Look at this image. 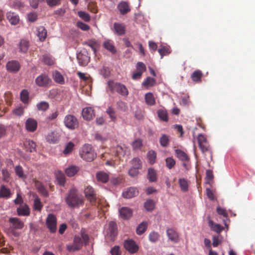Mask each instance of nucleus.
<instances>
[{
    "label": "nucleus",
    "instance_id": "obj_54",
    "mask_svg": "<svg viewBox=\"0 0 255 255\" xmlns=\"http://www.w3.org/2000/svg\"><path fill=\"white\" fill-rule=\"evenodd\" d=\"M29 98V93L27 91L23 90L20 93V99L22 102L26 103L27 102Z\"/></svg>",
    "mask_w": 255,
    "mask_h": 255
},
{
    "label": "nucleus",
    "instance_id": "obj_53",
    "mask_svg": "<svg viewBox=\"0 0 255 255\" xmlns=\"http://www.w3.org/2000/svg\"><path fill=\"white\" fill-rule=\"evenodd\" d=\"M41 61L45 64L51 65L54 63V61L51 57L48 55H44L41 58Z\"/></svg>",
    "mask_w": 255,
    "mask_h": 255
},
{
    "label": "nucleus",
    "instance_id": "obj_12",
    "mask_svg": "<svg viewBox=\"0 0 255 255\" xmlns=\"http://www.w3.org/2000/svg\"><path fill=\"white\" fill-rule=\"evenodd\" d=\"M107 231V236H109L111 241H114L115 237L117 235V227L116 223L113 221L110 222Z\"/></svg>",
    "mask_w": 255,
    "mask_h": 255
},
{
    "label": "nucleus",
    "instance_id": "obj_31",
    "mask_svg": "<svg viewBox=\"0 0 255 255\" xmlns=\"http://www.w3.org/2000/svg\"><path fill=\"white\" fill-rule=\"evenodd\" d=\"M35 185L37 189L41 194H42L45 197L48 196V192L45 189V188H44V187L43 186V184L41 182L36 181L35 182Z\"/></svg>",
    "mask_w": 255,
    "mask_h": 255
},
{
    "label": "nucleus",
    "instance_id": "obj_50",
    "mask_svg": "<svg viewBox=\"0 0 255 255\" xmlns=\"http://www.w3.org/2000/svg\"><path fill=\"white\" fill-rule=\"evenodd\" d=\"M147 158L150 164H153L155 162L156 153L153 150H150L147 153Z\"/></svg>",
    "mask_w": 255,
    "mask_h": 255
},
{
    "label": "nucleus",
    "instance_id": "obj_23",
    "mask_svg": "<svg viewBox=\"0 0 255 255\" xmlns=\"http://www.w3.org/2000/svg\"><path fill=\"white\" fill-rule=\"evenodd\" d=\"M17 213L18 216H29L30 214L29 208L27 205L24 204L17 208Z\"/></svg>",
    "mask_w": 255,
    "mask_h": 255
},
{
    "label": "nucleus",
    "instance_id": "obj_5",
    "mask_svg": "<svg viewBox=\"0 0 255 255\" xmlns=\"http://www.w3.org/2000/svg\"><path fill=\"white\" fill-rule=\"evenodd\" d=\"M64 123L65 127L71 130L77 128L79 126L77 119L72 115H66L64 119Z\"/></svg>",
    "mask_w": 255,
    "mask_h": 255
},
{
    "label": "nucleus",
    "instance_id": "obj_55",
    "mask_svg": "<svg viewBox=\"0 0 255 255\" xmlns=\"http://www.w3.org/2000/svg\"><path fill=\"white\" fill-rule=\"evenodd\" d=\"M11 6L14 8H20L24 7V3L19 0H14L10 3Z\"/></svg>",
    "mask_w": 255,
    "mask_h": 255
},
{
    "label": "nucleus",
    "instance_id": "obj_43",
    "mask_svg": "<svg viewBox=\"0 0 255 255\" xmlns=\"http://www.w3.org/2000/svg\"><path fill=\"white\" fill-rule=\"evenodd\" d=\"M107 114L109 116L111 120L113 122H115L117 117L116 115V112L113 108L112 107H109L106 110Z\"/></svg>",
    "mask_w": 255,
    "mask_h": 255
},
{
    "label": "nucleus",
    "instance_id": "obj_16",
    "mask_svg": "<svg viewBox=\"0 0 255 255\" xmlns=\"http://www.w3.org/2000/svg\"><path fill=\"white\" fill-rule=\"evenodd\" d=\"M59 136L60 135L57 131H51L46 136V139L49 143L54 144L58 142Z\"/></svg>",
    "mask_w": 255,
    "mask_h": 255
},
{
    "label": "nucleus",
    "instance_id": "obj_37",
    "mask_svg": "<svg viewBox=\"0 0 255 255\" xmlns=\"http://www.w3.org/2000/svg\"><path fill=\"white\" fill-rule=\"evenodd\" d=\"M104 47L112 54H115L117 52V50L115 47L112 43L109 41H107L104 42Z\"/></svg>",
    "mask_w": 255,
    "mask_h": 255
},
{
    "label": "nucleus",
    "instance_id": "obj_19",
    "mask_svg": "<svg viewBox=\"0 0 255 255\" xmlns=\"http://www.w3.org/2000/svg\"><path fill=\"white\" fill-rule=\"evenodd\" d=\"M6 66L8 71L13 72H17L20 67L18 62L14 60H12L7 62Z\"/></svg>",
    "mask_w": 255,
    "mask_h": 255
},
{
    "label": "nucleus",
    "instance_id": "obj_10",
    "mask_svg": "<svg viewBox=\"0 0 255 255\" xmlns=\"http://www.w3.org/2000/svg\"><path fill=\"white\" fill-rule=\"evenodd\" d=\"M56 217L53 214H49L46 219L47 228L51 233H55L56 231Z\"/></svg>",
    "mask_w": 255,
    "mask_h": 255
},
{
    "label": "nucleus",
    "instance_id": "obj_39",
    "mask_svg": "<svg viewBox=\"0 0 255 255\" xmlns=\"http://www.w3.org/2000/svg\"><path fill=\"white\" fill-rule=\"evenodd\" d=\"M53 79L56 83L59 84H63L64 83L63 76L58 71L55 72L53 75Z\"/></svg>",
    "mask_w": 255,
    "mask_h": 255
},
{
    "label": "nucleus",
    "instance_id": "obj_24",
    "mask_svg": "<svg viewBox=\"0 0 255 255\" xmlns=\"http://www.w3.org/2000/svg\"><path fill=\"white\" fill-rule=\"evenodd\" d=\"M114 29L119 35H123L125 34L126 27L123 23L115 22L114 23Z\"/></svg>",
    "mask_w": 255,
    "mask_h": 255
},
{
    "label": "nucleus",
    "instance_id": "obj_41",
    "mask_svg": "<svg viewBox=\"0 0 255 255\" xmlns=\"http://www.w3.org/2000/svg\"><path fill=\"white\" fill-rule=\"evenodd\" d=\"M75 146V144L71 141L69 142L66 145L63 153L65 155H68L71 153Z\"/></svg>",
    "mask_w": 255,
    "mask_h": 255
},
{
    "label": "nucleus",
    "instance_id": "obj_51",
    "mask_svg": "<svg viewBox=\"0 0 255 255\" xmlns=\"http://www.w3.org/2000/svg\"><path fill=\"white\" fill-rule=\"evenodd\" d=\"M132 167H134L137 169L141 168V163L140 160L138 157H135L133 158L130 161Z\"/></svg>",
    "mask_w": 255,
    "mask_h": 255
},
{
    "label": "nucleus",
    "instance_id": "obj_61",
    "mask_svg": "<svg viewBox=\"0 0 255 255\" xmlns=\"http://www.w3.org/2000/svg\"><path fill=\"white\" fill-rule=\"evenodd\" d=\"M110 253L111 255H121L120 247L119 246H115L111 249Z\"/></svg>",
    "mask_w": 255,
    "mask_h": 255
},
{
    "label": "nucleus",
    "instance_id": "obj_52",
    "mask_svg": "<svg viewBox=\"0 0 255 255\" xmlns=\"http://www.w3.org/2000/svg\"><path fill=\"white\" fill-rule=\"evenodd\" d=\"M43 205L40 199L36 196L34 201V209L35 210L40 211L42 208Z\"/></svg>",
    "mask_w": 255,
    "mask_h": 255
},
{
    "label": "nucleus",
    "instance_id": "obj_38",
    "mask_svg": "<svg viewBox=\"0 0 255 255\" xmlns=\"http://www.w3.org/2000/svg\"><path fill=\"white\" fill-rule=\"evenodd\" d=\"M25 147L27 151L33 152L36 151V143L32 140H28L25 143Z\"/></svg>",
    "mask_w": 255,
    "mask_h": 255
},
{
    "label": "nucleus",
    "instance_id": "obj_2",
    "mask_svg": "<svg viewBox=\"0 0 255 255\" xmlns=\"http://www.w3.org/2000/svg\"><path fill=\"white\" fill-rule=\"evenodd\" d=\"M108 87L112 93L117 92L123 96H127L128 95V91L127 88L121 83L109 81L108 82Z\"/></svg>",
    "mask_w": 255,
    "mask_h": 255
},
{
    "label": "nucleus",
    "instance_id": "obj_14",
    "mask_svg": "<svg viewBox=\"0 0 255 255\" xmlns=\"http://www.w3.org/2000/svg\"><path fill=\"white\" fill-rule=\"evenodd\" d=\"M37 127V121L32 118H28L25 122V128L30 132H34Z\"/></svg>",
    "mask_w": 255,
    "mask_h": 255
},
{
    "label": "nucleus",
    "instance_id": "obj_34",
    "mask_svg": "<svg viewBox=\"0 0 255 255\" xmlns=\"http://www.w3.org/2000/svg\"><path fill=\"white\" fill-rule=\"evenodd\" d=\"M147 227V223L143 221L137 227L136 232L138 235H141L145 232Z\"/></svg>",
    "mask_w": 255,
    "mask_h": 255
},
{
    "label": "nucleus",
    "instance_id": "obj_59",
    "mask_svg": "<svg viewBox=\"0 0 255 255\" xmlns=\"http://www.w3.org/2000/svg\"><path fill=\"white\" fill-rule=\"evenodd\" d=\"M78 14L79 16L84 21L88 22L90 20L91 17L88 13L83 11H78Z\"/></svg>",
    "mask_w": 255,
    "mask_h": 255
},
{
    "label": "nucleus",
    "instance_id": "obj_46",
    "mask_svg": "<svg viewBox=\"0 0 255 255\" xmlns=\"http://www.w3.org/2000/svg\"><path fill=\"white\" fill-rule=\"evenodd\" d=\"M36 106L38 110L42 111H46L49 107L48 103L45 101H42L38 103Z\"/></svg>",
    "mask_w": 255,
    "mask_h": 255
},
{
    "label": "nucleus",
    "instance_id": "obj_29",
    "mask_svg": "<svg viewBox=\"0 0 255 255\" xmlns=\"http://www.w3.org/2000/svg\"><path fill=\"white\" fill-rule=\"evenodd\" d=\"M11 195L10 191L9 188L4 185H1L0 188V197L8 199Z\"/></svg>",
    "mask_w": 255,
    "mask_h": 255
},
{
    "label": "nucleus",
    "instance_id": "obj_30",
    "mask_svg": "<svg viewBox=\"0 0 255 255\" xmlns=\"http://www.w3.org/2000/svg\"><path fill=\"white\" fill-rule=\"evenodd\" d=\"M203 73L201 71L197 70L194 71L191 74V78L194 82L199 83L201 81Z\"/></svg>",
    "mask_w": 255,
    "mask_h": 255
},
{
    "label": "nucleus",
    "instance_id": "obj_45",
    "mask_svg": "<svg viewBox=\"0 0 255 255\" xmlns=\"http://www.w3.org/2000/svg\"><path fill=\"white\" fill-rule=\"evenodd\" d=\"M155 83V80L154 79L151 78L150 77H148L146 79L143 81L142 85L143 86L145 87H151L154 86Z\"/></svg>",
    "mask_w": 255,
    "mask_h": 255
},
{
    "label": "nucleus",
    "instance_id": "obj_9",
    "mask_svg": "<svg viewBox=\"0 0 255 255\" xmlns=\"http://www.w3.org/2000/svg\"><path fill=\"white\" fill-rule=\"evenodd\" d=\"M197 138L198 144L202 152L205 153L209 151V145L206 137L202 134H199Z\"/></svg>",
    "mask_w": 255,
    "mask_h": 255
},
{
    "label": "nucleus",
    "instance_id": "obj_11",
    "mask_svg": "<svg viewBox=\"0 0 255 255\" xmlns=\"http://www.w3.org/2000/svg\"><path fill=\"white\" fill-rule=\"evenodd\" d=\"M84 194L87 199L90 202H95L97 199V194L94 188L90 186H87L84 190Z\"/></svg>",
    "mask_w": 255,
    "mask_h": 255
},
{
    "label": "nucleus",
    "instance_id": "obj_27",
    "mask_svg": "<svg viewBox=\"0 0 255 255\" xmlns=\"http://www.w3.org/2000/svg\"><path fill=\"white\" fill-rule=\"evenodd\" d=\"M6 17L10 23L12 25H16L19 22V17L14 12H8Z\"/></svg>",
    "mask_w": 255,
    "mask_h": 255
},
{
    "label": "nucleus",
    "instance_id": "obj_3",
    "mask_svg": "<svg viewBox=\"0 0 255 255\" xmlns=\"http://www.w3.org/2000/svg\"><path fill=\"white\" fill-rule=\"evenodd\" d=\"M80 154L82 158L87 161H93L96 156V154L90 144H85L82 147Z\"/></svg>",
    "mask_w": 255,
    "mask_h": 255
},
{
    "label": "nucleus",
    "instance_id": "obj_49",
    "mask_svg": "<svg viewBox=\"0 0 255 255\" xmlns=\"http://www.w3.org/2000/svg\"><path fill=\"white\" fill-rule=\"evenodd\" d=\"M144 207L148 211H151L154 208V203L153 200L148 199L144 203Z\"/></svg>",
    "mask_w": 255,
    "mask_h": 255
},
{
    "label": "nucleus",
    "instance_id": "obj_22",
    "mask_svg": "<svg viewBox=\"0 0 255 255\" xmlns=\"http://www.w3.org/2000/svg\"><path fill=\"white\" fill-rule=\"evenodd\" d=\"M77 58L79 65L83 66L87 65L90 60V58L87 55L81 52L77 54Z\"/></svg>",
    "mask_w": 255,
    "mask_h": 255
},
{
    "label": "nucleus",
    "instance_id": "obj_35",
    "mask_svg": "<svg viewBox=\"0 0 255 255\" xmlns=\"http://www.w3.org/2000/svg\"><path fill=\"white\" fill-rule=\"evenodd\" d=\"M175 153L176 156L181 160L183 161H188L189 160V157L187 154L184 151L179 150H175Z\"/></svg>",
    "mask_w": 255,
    "mask_h": 255
},
{
    "label": "nucleus",
    "instance_id": "obj_1",
    "mask_svg": "<svg viewBox=\"0 0 255 255\" xmlns=\"http://www.w3.org/2000/svg\"><path fill=\"white\" fill-rule=\"evenodd\" d=\"M65 201L67 206L72 208H78L84 205V201L78 190L75 188H71L66 195Z\"/></svg>",
    "mask_w": 255,
    "mask_h": 255
},
{
    "label": "nucleus",
    "instance_id": "obj_6",
    "mask_svg": "<svg viewBox=\"0 0 255 255\" xmlns=\"http://www.w3.org/2000/svg\"><path fill=\"white\" fill-rule=\"evenodd\" d=\"M35 82L38 86L45 88L49 87L51 85L52 80L47 75L42 74L37 77Z\"/></svg>",
    "mask_w": 255,
    "mask_h": 255
},
{
    "label": "nucleus",
    "instance_id": "obj_60",
    "mask_svg": "<svg viewBox=\"0 0 255 255\" xmlns=\"http://www.w3.org/2000/svg\"><path fill=\"white\" fill-rule=\"evenodd\" d=\"M81 239H83V243L85 246L88 245L89 240V237L88 235L85 233V230L82 229L81 231Z\"/></svg>",
    "mask_w": 255,
    "mask_h": 255
},
{
    "label": "nucleus",
    "instance_id": "obj_47",
    "mask_svg": "<svg viewBox=\"0 0 255 255\" xmlns=\"http://www.w3.org/2000/svg\"><path fill=\"white\" fill-rule=\"evenodd\" d=\"M20 50L23 52L25 53L28 49V42L25 40H21L19 43Z\"/></svg>",
    "mask_w": 255,
    "mask_h": 255
},
{
    "label": "nucleus",
    "instance_id": "obj_62",
    "mask_svg": "<svg viewBox=\"0 0 255 255\" xmlns=\"http://www.w3.org/2000/svg\"><path fill=\"white\" fill-rule=\"evenodd\" d=\"M57 179L60 185H64L65 183V177L62 172H59L57 174Z\"/></svg>",
    "mask_w": 255,
    "mask_h": 255
},
{
    "label": "nucleus",
    "instance_id": "obj_48",
    "mask_svg": "<svg viewBox=\"0 0 255 255\" xmlns=\"http://www.w3.org/2000/svg\"><path fill=\"white\" fill-rule=\"evenodd\" d=\"M158 51L161 58H162L164 56L167 55L171 52L170 49L166 46H162L158 49Z\"/></svg>",
    "mask_w": 255,
    "mask_h": 255
},
{
    "label": "nucleus",
    "instance_id": "obj_18",
    "mask_svg": "<svg viewBox=\"0 0 255 255\" xmlns=\"http://www.w3.org/2000/svg\"><path fill=\"white\" fill-rule=\"evenodd\" d=\"M83 118L87 121H90L95 116L94 110L91 107L85 108L82 111Z\"/></svg>",
    "mask_w": 255,
    "mask_h": 255
},
{
    "label": "nucleus",
    "instance_id": "obj_57",
    "mask_svg": "<svg viewBox=\"0 0 255 255\" xmlns=\"http://www.w3.org/2000/svg\"><path fill=\"white\" fill-rule=\"evenodd\" d=\"M159 238V235L155 232H152L149 235V240L153 243L157 242Z\"/></svg>",
    "mask_w": 255,
    "mask_h": 255
},
{
    "label": "nucleus",
    "instance_id": "obj_44",
    "mask_svg": "<svg viewBox=\"0 0 255 255\" xmlns=\"http://www.w3.org/2000/svg\"><path fill=\"white\" fill-rule=\"evenodd\" d=\"M132 149L134 150H139L142 146V142L140 139H136L131 143Z\"/></svg>",
    "mask_w": 255,
    "mask_h": 255
},
{
    "label": "nucleus",
    "instance_id": "obj_26",
    "mask_svg": "<svg viewBox=\"0 0 255 255\" xmlns=\"http://www.w3.org/2000/svg\"><path fill=\"white\" fill-rule=\"evenodd\" d=\"M208 225L212 231L216 232L217 233H220L223 230L224 227L219 224L214 223V222L209 218Z\"/></svg>",
    "mask_w": 255,
    "mask_h": 255
},
{
    "label": "nucleus",
    "instance_id": "obj_25",
    "mask_svg": "<svg viewBox=\"0 0 255 255\" xmlns=\"http://www.w3.org/2000/svg\"><path fill=\"white\" fill-rule=\"evenodd\" d=\"M145 102L146 104L149 106H152L155 105V99L153 94L151 92L145 94L144 96Z\"/></svg>",
    "mask_w": 255,
    "mask_h": 255
},
{
    "label": "nucleus",
    "instance_id": "obj_17",
    "mask_svg": "<svg viewBox=\"0 0 255 255\" xmlns=\"http://www.w3.org/2000/svg\"><path fill=\"white\" fill-rule=\"evenodd\" d=\"M138 191L136 188H128L123 192V196L126 198H131L137 195Z\"/></svg>",
    "mask_w": 255,
    "mask_h": 255
},
{
    "label": "nucleus",
    "instance_id": "obj_15",
    "mask_svg": "<svg viewBox=\"0 0 255 255\" xmlns=\"http://www.w3.org/2000/svg\"><path fill=\"white\" fill-rule=\"evenodd\" d=\"M167 236L170 241L174 243H177L179 241V235L173 229H168L166 230Z\"/></svg>",
    "mask_w": 255,
    "mask_h": 255
},
{
    "label": "nucleus",
    "instance_id": "obj_36",
    "mask_svg": "<svg viewBox=\"0 0 255 255\" xmlns=\"http://www.w3.org/2000/svg\"><path fill=\"white\" fill-rule=\"evenodd\" d=\"M170 141L169 136L166 134H162L159 138V142L161 146L167 147Z\"/></svg>",
    "mask_w": 255,
    "mask_h": 255
},
{
    "label": "nucleus",
    "instance_id": "obj_56",
    "mask_svg": "<svg viewBox=\"0 0 255 255\" xmlns=\"http://www.w3.org/2000/svg\"><path fill=\"white\" fill-rule=\"evenodd\" d=\"M165 162L166 167L169 169L172 168L175 164V161L172 157H167L165 159Z\"/></svg>",
    "mask_w": 255,
    "mask_h": 255
},
{
    "label": "nucleus",
    "instance_id": "obj_40",
    "mask_svg": "<svg viewBox=\"0 0 255 255\" xmlns=\"http://www.w3.org/2000/svg\"><path fill=\"white\" fill-rule=\"evenodd\" d=\"M147 177L150 182H154L156 180V172L152 168H149L148 170Z\"/></svg>",
    "mask_w": 255,
    "mask_h": 255
},
{
    "label": "nucleus",
    "instance_id": "obj_13",
    "mask_svg": "<svg viewBox=\"0 0 255 255\" xmlns=\"http://www.w3.org/2000/svg\"><path fill=\"white\" fill-rule=\"evenodd\" d=\"M117 8L122 15H125L130 11L129 3L125 1H121L117 6Z\"/></svg>",
    "mask_w": 255,
    "mask_h": 255
},
{
    "label": "nucleus",
    "instance_id": "obj_4",
    "mask_svg": "<svg viewBox=\"0 0 255 255\" xmlns=\"http://www.w3.org/2000/svg\"><path fill=\"white\" fill-rule=\"evenodd\" d=\"M8 222L10 224L9 230L8 231V233L12 235L17 236V234L14 230L22 229L24 226V223L20 219L16 217L10 218Z\"/></svg>",
    "mask_w": 255,
    "mask_h": 255
},
{
    "label": "nucleus",
    "instance_id": "obj_32",
    "mask_svg": "<svg viewBox=\"0 0 255 255\" xmlns=\"http://www.w3.org/2000/svg\"><path fill=\"white\" fill-rule=\"evenodd\" d=\"M181 190L183 192H187L188 190L189 183L188 181L185 178H180L178 180Z\"/></svg>",
    "mask_w": 255,
    "mask_h": 255
},
{
    "label": "nucleus",
    "instance_id": "obj_7",
    "mask_svg": "<svg viewBox=\"0 0 255 255\" xmlns=\"http://www.w3.org/2000/svg\"><path fill=\"white\" fill-rule=\"evenodd\" d=\"M83 246V242L81 238L78 236H75L72 244L68 245L66 247L67 251L69 252H75L80 250Z\"/></svg>",
    "mask_w": 255,
    "mask_h": 255
},
{
    "label": "nucleus",
    "instance_id": "obj_20",
    "mask_svg": "<svg viewBox=\"0 0 255 255\" xmlns=\"http://www.w3.org/2000/svg\"><path fill=\"white\" fill-rule=\"evenodd\" d=\"M96 179L99 182L106 183L109 180V175L104 171H98L96 173Z\"/></svg>",
    "mask_w": 255,
    "mask_h": 255
},
{
    "label": "nucleus",
    "instance_id": "obj_21",
    "mask_svg": "<svg viewBox=\"0 0 255 255\" xmlns=\"http://www.w3.org/2000/svg\"><path fill=\"white\" fill-rule=\"evenodd\" d=\"M119 213L124 219H128L132 215V211L128 207H122L119 210Z\"/></svg>",
    "mask_w": 255,
    "mask_h": 255
},
{
    "label": "nucleus",
    "instance_id": "obj_42",
    "mask_svg": "<svg viewBox=\"0 0 255 255\" xmlns=\"http://www.w3.org/2000/svg\"><path fill=\"white\" fill-rule=\"evenodd\" d=\"M157 114L160 120L164 122L168 121V115L166 111L163 109H159L157 112Z\"/></svg>",
    "mask_w": 255,
    "mask_h": 255
},
{
    "label": "nucleus",
    "instance_id": "obj_8",
    "mask_svg": "<svg viewBox=\"0 0 255 255\" xmlns=\"http://www.w3.org/2000/svg\"><path fill=\"white\" fill-rule=\"evenodd\" d=\"M125 249L131 254H134L138 250V246L132 239L126 240L124 242Z\"/></svg>",
    "mask_w": 255,
    "mask_h": 255
},
{
    "label": "nucleus",
    "instance_id": "obj_64",
    "mask_svg": "<svg viewBox=\"0 0 255 255\" xmlns=\"http://www.w3.org/2000/svg\"><path fill=\"white\" fill-rule=\"evenodd\" d=\"M27 18L30 22H34L37 19V15L35 12H30L27 15Z\"/></svg>",
    "mask_w": 255,
    "mask_h": 255
},
{
    "label": "nucleus",
    "instance_id": "obj_33",
    "mask_svg": "<svg viewBox=\"0 0 255 255\" xmlns=\"http://www.w3.org/2000/svg\"><path fill=\"white\" fill-rule=\"evenodd\" d=\"M79 170V168L76 166H71L65 169V173L67 176L72 177L75 175Z\"/></svg>",
    "mask_w": 255,
    "mask_h": 255
},
{
    "label": "nucleus",
    "instance_id": "obj_28",
    "mask_svg": "<svg viewBox=\"0 0 255 255\" xmlns=\"http://www.w3.org/2000/svg\"><path fill=\"white\" fill-rule=\"evenodd\" d=\"M37 35L41 41H44L47 37V30L44 26H40L37 27Z\"/></svg>",
    "mask_w": 255,
    "mask_h": 255
},
{
    "label": "nucleus",
    "instance_id": "obj_58",
    "mask_svg": "<svg viewBox=\"0 0 255 255\" xmlns=\"http://www.w3.org/2000/svg\"><path fill=\"white\" fill-rule=\"evenodd\" d=\"M15 172L17 176L19 178H25L26 176L23 173L22 167L20 165L16 166L15 167Z\"/></svg>",
    "mask_w": 255,
    "mask_h": 255
},
{
    "label": "nucleus",
    "instance_id": "obj_63",
    "mask_svg": "<svg viewBox=\"0 0 255 255\" xmlns=\"http://www.w3.org/2000/svg\"><path fill=\"white\" fill-rule=\"evenodd\" d=\"M136 68L137 71L141 72L142 73L146 70L145 65L141 62H138L137 63Z\"/></svg>",
    "mask_w": 255,
    "mask_h": 255
}]
</instances>
